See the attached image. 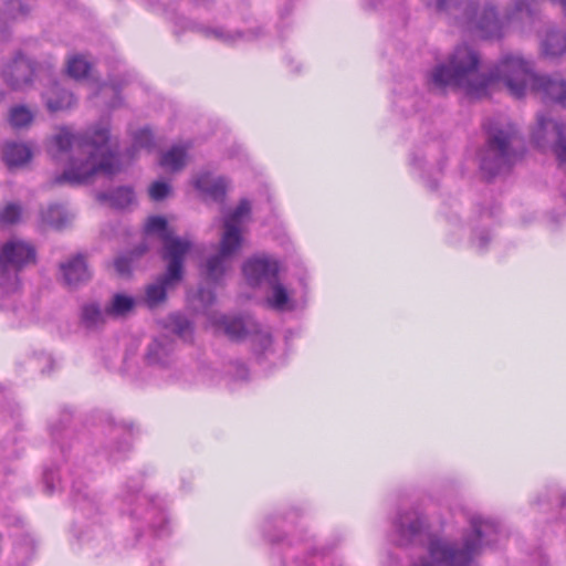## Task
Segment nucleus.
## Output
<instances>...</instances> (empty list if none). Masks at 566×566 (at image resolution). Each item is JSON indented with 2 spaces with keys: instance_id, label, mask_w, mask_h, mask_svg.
Returning <instances> with one entry per match:
<instances>
[{
  "instance_id": "1",
  "label": "nucleus",
  "mask_w": 566,
  "mask_h": 566,
  "mask_svg": "<svg viewBox=\"0 0 566 566\" xmlns=\"http://www.w3.org/2000/svg\"><path fill=\"white\" fill-rule=\"evenodd\" d=\"M432 88H459L465 94L482 97L501 83L514 97L534 92L544 102L563 103L566 99V82L536 74L533 65L518 54H505L499 64L485 74L480 69V55L468 44L458 45L446 63L436 65L429 73Z\"/></svg>"
},
{
  "instance_id": "2",
  "label": "nucleus",
  "mask_w": 566,
  "mask_h": 566,
  "mask_svg": "<svg viewBox=\"0 0 566 566\" xmlns=\"http://www.w3.org/2000/svg\"><path fill=\"white\" fill-rule=\"evenodd\" d=\"M106 127L73 134L62 127L50 142L49 153L57 161L66 160L64 171L56 176L55 184L82 185L96 175L112 176L119 171L118 159L108 144Z\"/></svg>"
},
{
  "instance_id": "3",
  "label": "nucleus",
  "mask_w": 566,
  "mask_h": 566,
  "mask_svg": "<svg viewBox=\"0 0 566 566\" xmlns=\"http://www.w3.org/2000/svg\"><path fill=\"white\" fill-rule=\"evenodd\" d=\"M470 526L471 531L463 536L460 547L444 538L431 536L428 542V558L419 559L413 566H470L472 558L484 546L497 543L501 535L493 521L478 515L470 518Z\"/></svg>"
},
{
  "instance_id": "4",
  "label": "nucleus",
  "mask_w": 566,
  "mask_h": 566,
  "mask_svg": "<svg viewBox=\"0 0 566 566\" xmlns=\"http://www.w3.org/2000/svg\"><path fill=\"white\" fill-rule=\"evenodd\" d=\"M429 7L437 10H450L451 8L463 7L461 25L469 32L484 39H499L504 34L506 25L523 14L531 15L530 4L523 0H514L513 10L504 18H499L495 8L486 2L483 6H474L472 0H427Z\"/></svg>"
},
{
  "instance_id": "5",
  "label": "nucleus",
  "mask_w": 566,
  "mask_h": 566,
  "mask_svg": "<svg viewBox=\"0 0 566 566\" xmlns=\"http://www.w3.org/2000/svg\"><path fill=\"white\" fill-rule=\"evenodd\" d=\"M35 262V249L30 243L12 239L0 243V306L10 308L20 289L19 271Z\"/></svg>"
},
{
  "instance_id": "6",
  "label": "nucleus",
  "mask_w": 566,
  "mask_h": 566,
  "mask_svg": "<svg viewBox=\"0 0 566 566\" xmlns=\"http://www.w3.org/2000/svg\"><path fill=\"white\" fill-rule=\"evenodd\" d=\"M251 206L248 200H241L238 207L226 214L220 240L219 252L206 262V274L209 280L217 282L230 269L232 258L242 244V227L249 219Z\"/></svg>"
},
{
  "instance_id": "7",
  "label": "nucleus",
  "mask_w": 566,
  "mask_h": 566,
  "mask_svg": "<svg viewBox=\"0 0 566 566\" xmlns=\"http://www.w3.org/2000/svg\"><path fill=\"white\" fill-rule=\"evenodd\" d=\"M488 142L480 154V167L489 177L510 169L520 157V138L511 124L503 127H489Z\"/></svg>"
},
{
  "instance_id": "8",
  "label": "nucleus",
  "mask_w": 566,
  "mask_h": 566,
  "mask_svg": "<svg viewBox=\"0 0 566 566\" xmlns=\"http://www.w3.org/2000/svg\"><path fill=\"white\" fill-rule=\"evenodd\" d=\"M208 322L216 332H222L233 340L250 337L255 353L268 357L272 347L271 335L251 316H230L213 312L208 314Z\"/></svg>"
},
{
  "instance_id": "9",
  "label": "nucleus",
  "mask_w": 566,
  "mask_h": 566,
  "mask_svg": "<svg viewBox=\"0 0 566 566\" xmlns=\"http://www.w3.org/2000/svg\"><path fill=\"white\" fill-rule=\"evenodd\" d=\"M185 245L178 242H169L167 245V270L154 283L145 290V303L149 308L165 302L167 291L174 289L182 279L184 260H179V253Z\"/></svg>"
},
{
  "instance_id": "10",
  "label": "nucleus",
  "mask_w": 566,
  "mask_h": 566,
  "mask_svg": "<svg viewBox=\"0 0 566 566\" xmlns=\"http://www.w3.org/2000/svg\"><path fill=\"white\" fill-rule=\"evenodd\" d=\"M532 138L535 145L543 151L553 150L560 167L566 169L565 126L558 123L551 112L537 114Z\"/></svg>"
},
{
  "instance_id": "11",
  "label": "nucleus",
  "mask_w": 566,
  "mask_h": 566,
  "mask_svg": "<svg viewBox=\"0 0 566 566\" xmlns=\"http://www.w3.org/2000/svg\"><path fill=\"white\" fill-rule=\"evenodd\" d=\"M243 275L252 287H263L279 275V262L268 255H255L243 263Z\"/></svg>"
},
{
  "instance_id": "12",
  "label": "nucleus",
  "mask_w": 566,
  "mask_h": 566,
  "mask_svg": "<svg viewBox=\"0 0 566 566\" xmlns=\"http://www.w3.org/2000/svg\"><path fill=\"white\" fill-rule=\"evenodd\" d=\"M4 82L12 88H22L32 81L34 67L32 63L22 55L13 59L12 62L2 69Z\"/></svg>"
},
{
  "instance_id": "13",
  "label": "nucleus",
  "mask_w": 566,
  "mask_h": 566,
  "mask_svg": "<svg viewBox=\"0 0 566 566\" xmlns=\"http://www.w3.org/2000/svg\"><path fill=\"white\" fill-rule=\"evenodd\" d=\"M145 232L149 234H158L164 243L163 259L167 256V245L169 242H178L185 245L184 250L179 253V260H185V255L191 250L192 243L185 238L175 237L167 228V221L163 217H150L145 224Z\"/></svg>"
},
{
  "instance_id": "14",
  "label": "nucleus",
  "mask_w": 566,
  "mask_h": 566,
  "mask_svg": "<svg viewBox=\"0 0 566 566\" xmlns=\"http://www.w3.org/2000/svg\"><path fill=\"white\" fill-rule=\"evenodd\" d=\"M395 531L398 534L397 543L406 545L413 542L420 535L424 526L423 518L415 511L401 514L394 523Z\"/></svg>"
},
{
  "instance_id": "15",
  "label": "nucleus",
  "mask_w": 566,
  "mask_h": 566,
  "mask_svg": "<svg viewBox=\"0 0 566 566\" xmlns=\"http://www.w3.org/2000/svg\"><path fill=\"white\" fill-rule=\"evenodd\" d=\"M63 281L69 286H77L90 280L91 273L82 255H76L60 265Z\"/></svg>"
},
{
  "instance_id": "16",
  "label": "nucleus",
  "mask_w": 566,
  "mask_h": 566,
  "mask_svg": "<svg viewBox=\"0 0 566 566\" xmlns=\"http://www.w3.org/2000/svg\"><path fill=\"white\" fill-rule=\"evenodd\" d=\"M193 186L206 198L221 201L226 196L227 182L223 178H213L210 174H200L193 181Z\"/></svg>"
},
{
  "instance_id": "17",
  "label": "nucleus",
  "mask_w": 566,
  "mask_h": 566,
  "mask_svg": "<svg viewBox=\"0 0 566 566\" xmlns=\"http://www.w3.org/2000/svg\"><path fill=\"white\" fill-rule=\"evenodd\" d=\"M172 353V340L164 335L154 339L149 345L146 359L150 365L166 366L169 364Z\"/></svg>"
},
{
  "instance_id": "18",
  "label": "nucleus",
  "mask_w": 566,
  "mask_h": 566,
  "mask_svg": "<svg viewBox=\"0 0 566 566\" xmlns=\"http://www.w3.org/2000/svg\"><path fill=\"white\" fill-rule=\"evenodd\" d=\"M31 157L32 151L25 144L9 143L3 148L2 158L10 168L27 164Z\"/></svg>"
},
{
  "instance_id": "19",
  "label": "nucleus",
  "mask_w": 566,
  "mask_h": 566,
  "mask_svg": "<svg viewBox=\"0 0 566 566\" xmlns=\"http://www.w3.org/2000/svg\"><path fill=\"white\" fill-rule=\"evenodd\" d=\"M187 145H175L163 154L160 166L167 171L181 170L187 163Z\"/></svg>"
},
{
  "instance_id": "20",
  "label": "nucleus",
  "mask_w": 566,
  "mask_h": 566,
  "mask_svg": "<svg viewBox=\"0 0 566 566\" xmlns=\"http://www.w3.org/2000/svg\"><path fill=\"white\" fill-rule=\"evenodd\" d=\"M97 199L101 202H107L113 208L124 209L135 201V195L132 188L119 187L109 193H97Z\"/></svg>"
},
{
  "instance_id": "21",
  "label": "nucleus",
  "mask_w": 566,
  "mask_h": 566,
  "mask_svg": "<svg viewBox=\"0 0 566 566\" xmlns=\"http://www.w3.org/2000/svg\"><path fill=\"white\" fill-rule=\"evenodd\" d=\"M542 51L546 56L555 57L566 52V34L558 30L547 31L542 41Z\"/></svg>"
},
{
  "instance_id": "22",
  "label": "nucleus",
  "mask_w": 566,
  "mask_h": 566,
  "mask_svg": "<svg viewBox=\"0 0 566 566\" xmlns=\"http://www.w3.org/2000/svg\"><path fill=\"white\" fill-rule=\"evenodd\" d=\"M46 106L51 112H57L70 108L74 104V97L71 93L61 90L54 85L44 95Z\"/></svg>"
},
{
  "instance_id": "23",
  "label": "nucleus",
  "mask_w": 566,
  "mask_h": 566,
  "mask_svg": "<svg viewBox=\"0 0 566 566\" xmlns=\"http://www.w3.org/2000/svg\"><path fill=\"white\" fill-rule=\"evenodd\" d=\"M263 287L269 290L266 297L270 306L276 310H285L290 302L289 293L286 289L280 283L279 275L273 279V282H268Z\"/></svg>"
},
{
  "instance_id": "24",
  "label": "nucleus",
  "mask_w": 566,
  "mask_h": 566,
  "mask_svg": "<svg viewBox=\"0 0 566 566\" xmlns=\"http://www.w3.org/2000/svg\"><path fill=\"white\" fill-rule=\"evenodd\" d=\"M42 222L55 229L64 228L71 220V214L59 205H51L42 212Z\"/></svg>"
},
{
  "instance_id": "25",
  "label": "nucleus",
  "mask_w": 566,
  "mask_h": 566,
  "mask_svg": "<svg viewBox=\"0 0 566 566\" xmlns=\"http://www.w3.org/2000/svg\"><path fill=\"white\" fill-rule=\"evenodd\" d=\"M34 118V112L25 105L11 107L8 116L10 125L14 128L28 127Z\"/></svg>"
},
{
  "instance_id": "26",
  "label": "nucleus",
  "mask_w": 566,
  "mask_h": 566,
  "mask_svg": "<svg viewBox=\"0 0 566 566\" xmlns=\"http://www.w3.org/2000/svg\"><path fill=\"white\" fill-rule=\"evenodd\" d=\"M29 6L23 3L22 0H6V8L3 13H0V28H2L8 20H15L19 17L27 14Z\"/></svg>"
},
{
  "instance_id": "27",
  "label": "nucleus",
  "mask_w": 566,
  "mask_h": 566,
  "mask_svg": "<svg viewBox=\"0 0 566 566\" xmlns=\"http://www.w3.org/2000/svg\"><path fill=\"white\" fill-rule=\"evenodd\" d=\"M135 306V300L130 296L117 294L111 305L106 308V315L124 316Z\"/></svg>"
},
{
  "instance_id": "28",
  "label": "nucleus",
  "mask_w": 566,
  "mask_h": 566,
  "mask_svg": "<svg viewBox=\"0 0 566 566\" xmlns=\"http://www.w3.org/2000/svg\"><path fill=\"white\" fill-rule=\"evenodd\" d=\"M90 70V62L82 55H74L67 61V74L75 80L85 78Z\"/></svg>"
},
{
  "instance_id": "29",
  "label": "nucleus",
  "mask_w": 566,
  "mask_h": 566,
  "mask_svg": "<svg viewBox=\"0 0 566 566\" xmlns=\"http://www.w3.org/2000/svg\"><path fill=\"white\" fill-rule=\"evenodd\" d=\"M104 315L101 308L96 304H86L82 308V322L88 327H97L104 321Z\"/></svg>"
},
{
  "instance_id": "30",
  "label": "nucleus",
  "mask_w": 566,
  "mask_h": 566,
  "mask_svg": "<svg viewBox=\"0 0 566 566\" xmlns=\"http://www.w3.org/2000/svg\"><path fill=\"white\" fill-rule=\"evenodd\" d=\"M153 145V134L148 128L139 129L134 136V144L126 153L128 159L133 160L136 157V151L143 148H149Z\"/></svg>"
},
{
  "instance_id": "31",
  "label": "nucleus",
  "mask_w": 566,
  "mask_h": 566,
  "mask_svg": "<svg viewBox=\"0 0 566 566\" xmlns=\"http://www.w3.org/2000/svg\"><path fill=\"white\" fill-rule=\"evenodd\" d=\"M205 32L207 36L214 38L226 44H235L243 38H248V35L241 32L226 30L222 28L207 29Z\"/></svg>"
},
{
  "instance_id": "32",
  "label": "nucleus",
  "mask_w": 566,
  "mask_h": 566,
  "mask_svg": "<svg viewBox=\"0 0 566 566\" xmlns=\"http://www.w3.org/2000/svg\"><path fill=\"white\" fill-rule=\"evenodd\" d=\"M22 209L17 203H8L0 209V224H12L20 220Z\"/></svg>"
},
{
  "instance_id": "33",
  "label": "nucleus",
  "mask_w": 566,
  "mask_h": 566,
  "mask_svg": "<svg viewBox=\"0 0 566 566\" xmlns=\"http://www.w3.org/2000/svg\"><path fill=\"white\" fill-rule=\"evenodd\" d=\"M169 327L180 337H186L191 332L189 321L180 314H175L169 317Z\"/></svg>"
},
{
  "instance_id": "34",
  "label": "nucleus",
  "mask_w": 566,
  "mask_h": 566,
  "mask_svg": "<svg viewBox=\"0 0 566 566\" xmlns=\"http://www.w3.org/2000/svg\"><path fill=\"white\" fill-rule=\"evenodd\" d=\"M170 192V186L165 181H155L149 187V196L153 200L159 201L165 199Z\"/></svg>"
},
{
  "instance_id": "35",
  "label": "nucleus",
  "mask_w": 566,
  "mask_h": 566,
  "mask_svg": "<svg viewBox=\"0 0 566 566\" xmlns=\"http://www.w3.org/2000/svg\"><path fill=\"white\" fill-rule=\"evenodd\" d=\"M132 263H133V253H129L127 255L118 256L114 262V266L118 274L127 275V274H129V272L132 270Z\"/></svg>"
},
{
  "instance_id": "36",
  "label": "nucleus",
  "mask_w": 566,
  "mask_h": 566,
  "mask_svg": "<svg viewBox=\"0 0 566 566\" xmlns=\"http://www.w3.org/2000/svg\"><path fill=\"white\" fill-rule=\"evenodd\" d=\"M43 483L48 493H53L59 484V478L53 470H46L43 473Z\"/></svg>"
},
{
  "instance_id": "37",
  "label": "nucleus",
  "mask_w": 566,
  "mask_h": 566,
  "mask_svg": "<svg viewBox=\"0 0 566 566\" xmlns=\"http://www.w3.org/2000/svg\"><path fill=\"white\" fill-rule=\"evenodd\" d=\"M198 300L206 306L214 301V295L210 290L201 289L198 291Z\"/></svg>"
},
{
  "instance_id": "38",
  "label": "nucleus",
  "mask_w": 566,
  "mask_h": 566,
  "mask_svg": "<svg viewBox=\"0 0 566 566\" xmlns=\"http://www.w3.org/2000/svg\"><path fill=\"white\" fill-rule=\"evenodd\" d=\"M488 242H489V235L488 234H484L482 233L478 240H476V247L479 249H484L486 245H488Z\"/></svg>"
},
{
  "instance_id": "39",
  "label": "nucleus",
  "mask_w": 566,
  "mask_h": 566,
  "mask_svg": "<svg viewBox=\"0 0 566 566\" xmlns=\"http://www.w3.org/2000/svg\"><path fill=\"white\" fill-rule=\"evenodd\" d=\"M552 3L557 4L562 8L565 17H566V0H551Z\"/></svg>"
},
{
  "instance_id": "40",
  "label": "nucleus",
  "mask_w": 566,
  "mask_h": 566,
  "mask_svg": "<svg viewBox=\"0 0 566 566\" xmlns=\"http://www.w3.org/2000/svg\"><path fill=\"white\" fill-rule=\"evenodd\" d=\"M146 249H147L146 247H143V249H140V250L138 251V255L143 254V253L146 251Z\"/></svg>"
}]
</instances>
